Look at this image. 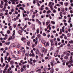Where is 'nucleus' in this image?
Returning <instances> with one entry per match:
<instances>
[{
    "label": "nucleus",
    "mask_w": 73,
    "mask_h": 73,
    "mask_svg": "<svg viewBox=\"0 0 73 73\" xmlns=\"http://www.w3.org/2000/svg\"><path fill=\"white\" fill-rule=\"evenodd\" d=\"M56 10H54L53 11V13H56Z\"/></svg>",
    "instance_id": "e433bc0d"
},
{
    "label": "nucleus",
    "mask_w": 73,
    "mask_h": 73,
    "mask_svg": "<svg viewBox=\"0 0 73 73\" xmlns=\"http://www.w3.org/2000/svg\"><path fill=\"white\" fill-rule=\"evenodd\" d=\"M7 59V56H6L5 57V60L6 61Z\"/></svg>",
    "instance_id": "37998d69"
},
{
    "label": "nucleus",
    "mask_w": 73,
    "mask_h": 73,
    "mask_svg": "<svg viewBox=\"0 0 73 73\" xmlns=\"http://www.w3.org/2000/svg\"><path fill=\"white\" fill-rule=\"evenodd\" d=\"M16 19L17 20H19V17L18 16H17L16 17Z\"/></svg>",
    "instance_id": "4d7b16f0"
},
{
    "label": "nucleus",
    "mask_w": 73,
    "mask_h": 73,
    "mask_svg": "<svg viewBox=\"0 0 73 73\" xmlns=\"http://www.w3.org/2000/svg\"><path fill=\"white\" fill-rule=\"evenodd\" d=\"M59 3L60 4H61V5H63V2H59Z\"/></svg>",
    "instance_id": "2f4dec72"
},
{
    "label": "nucleus",
    "mask_w": 73,
    "mask_h": 73,
    "mask_svg": "<svg viewBox=\"0 0 73 73\" xmlns=\"http://www.w3.org/2000/svg\"><path fill=\"white\" fill-rule=\"evenodd\" d=\"M55 5L56 6V7H60V6H61V5L59 4H56Z\"/></svg>",
    "instance_id": "cd10ccee"
},
{
    "label": "nucleus",
    "mask_w": 73,
    "mask_h": 73,
    "mask_svg": "<svg viewBox=\"0 0 73 73\" xmlns=\"http://www.w3.org/2000/svg\"><path fill=\"white\" fill-rule=\"evenodd\" d=\"M9 66V65H8V64H6V66H5V67L7 68H8Z\"/></svg>",
    "instance_id": "c9c22d12"
},
{
    "label": "nucleus",
    "mask_w": 73,
    "mask_h": 73,
    "mask_svg": "<svg viewBox=\"0 0 73 73\" xmlns=\"http://www.w3.org/2000/svg\"><path fill=\"white\" fill-rule=\"evenodd\" d=\"M31 43V42L30 41H29L27 42V45H29V44H30V43Z\"/></svg>",
    "instance_id": "bf43d9fd"
},
{
    "label": "nucleus",
    "mask_w": 73,
    "mask_h": 73,
    "mask_svg": "<svg viewBox=\"0 0 73 73\" xmlns=\"http://www.w3.org/2000/svg\"><path fill=\"white\" fill-rule=\"evenodd\" d=\"M4 1L5 2V3H8V1H7V0H4Z\"/></svg>",
    "instance_id": "6e6d98bb"
},
{
    "label": "nucleus",
    "mask_w": 73,
    "mask_h": 73,
    "mask_svg": "<svg viewBox=\"0 0 73 73\" xmlns=\"http://www.w3.org/2000/svg\"><path fill=\"white\" fill-rule=\"evenodd\" d=\"M11 56L12 58H15V55H12Z\"/></svg>",
    "instance_id": "473e14b6"
},
{
    "label": "nucleus",
    "mask_w": 73,
    "mask_h": 73,
    "mask_svg": "<svg viewBox=\"0 0 73 73\" xmlns=\"http://www.w3.org/2000/svg\"><path fill=\"white\" fill-rule=\"evenodd\" d=\"M51 23L52 24H55V22H54V21H51Z\"/></svg>",
    "instance_id": "58836bf2"
},
{
    "label": "nucleus",
    "mask_w": 73,
    "mask_h": 73,
    "mask_svg": "<svg viewBox=\"0 0 73 73\" xmlns=\"http://www.w3.org/2000/svg\"><path fill=\"white\" fill-rule=\"evenodd\" d=\"M42 69L40 68H36V70L37 72H38L39 71H40V70H41Z\"/></svg>",
    "instance_id": "f03ea898"
},
{
    "label": "nucleus",
    "mask_w": 73,
    "mask_h": 73,
    "mask_svg": "<svg viewBox=\"0 0 73 73\" xmlns=\"http://www.w3.org/2000/svg\"><path fill=\"white\" fill-rule=\"evenodd\" d=\"M21 41H23V42L24 43H25L26 42V41H27V39L25 38H22L21 39Z\"/></svg>",
    "instance_id": "7ed1b4c3"
},
{
    "label": "nucleus",
    "mask_w": 73,
    "mask_h": 73,
    "mask_svg": "<svg viewBox=\"0 0 73 73\" xmlns=\"http://www.w3.org/2000/svg\"><path fill=\"white\" fill-rule=\"evenodd\" d=\"M15 60H19V57H16L15 58Z\"/></svg>",
    "instance_id": "603ef678"
},
{
    "label": "nucleus",
    "mask_w": 73,
    "mask_h": 73,
    "mask_svg": "<svg viewBox=\"0 0 73 73\" xmlns=\"http://www.w3.org/2000/svg\"><path fill=\"white\" fill-rule=\"evenodd\" d=\"M55 70L56 71H58V68H56L55 69Z\"/></svg>",
    "instance_id": "774afa93"
},
{
    "label": "nucleus",
    "mask_w": 73,
    "mask_h": 73,
    "mask_svg": "<svg viewBox=\"0 0 73 73\" xmlns=\"http://www.w3.org/2000/svg\"><path fill=\"white\" fill-rule=\"evenodd\" d=\"M42 35L43 36H46V34L45 33H43L42 34Z\"/></svg>",
    "instance_id": "e2e57ef3"
},
{
    "label": "nucleus",
    "mask_w": 73,
    "mask_h": 73,
    "mask_svg": "<svg viewBox=\"0 0 73 73\" xmlns=\"http://www.w3.org/2000/svg\"><path fill=\"white\" fill-rule=\"evenodd\" d=\"M12 59L10 56L7 58V60H11Z\"/></svg>",
    "instance_id": "bb28decb"
},
{
    "label": "nucleus",
    "mask_w": 73,
    "mask_h": 73,
    "mask_svg": "<svg viewBox=\"0 0 73 73\" xmlns=\"http://www.w3.org/2000/svg\"><path fill=\"white\" fill-rule=\"evenodd\" d=\"M64 38V39H65V40L67 39V37L66 36H65Z\"/></svg>",
    "instance_id": "864d4df0"
},
{
    "label": "nucleus",
    "mask_w": 73,
    "mask_h": 73,
    "mask_svg": "<svg viewBox=\"0 0 73 73\" xmlns=\"http://www.w3.org/2000/svg\"><path fill=\"white\" fill-rule=\"evenodd\" d=\"M58 51L57 50L56 52L54 54V56H55V57H57L58 56Z\"/></svg>",
    "instance_id": "f257e3e1"
},
{
    "label": "nucleus",
    "mask_w": 73,
    "mask_h": 73,
    "mask_svg": "<svg viewBox=\"0 0 73 73\" xmlns=\"http://www.w3.org/2000/svg\"><path fill=\"white\" fill-rule=\"evenodd\" d=\"M5 66V64L4 63H3V65L1 67L2 68H4Z\"/></svg>",
    "instance_id": "5701e85b"
},
{
    "label": "nucleus",
    "mask_w": 73,
    "mask_h": 73,
    "mask_svg": "<svg viewBox=\"0 0 73 73\" xmlns=\"http://www.w3.org/2000/svg\"><path fill=\"white\" fill-rule=\"evenodd\" d=\"M44 44L45 46L46 47L47 46V43H46V42L45 43H44Z\"/></svg>",
    "instance_id": "7c9ffc66"
},
{
    "label": "nucleus",
    "mask_w": 73,
    "mask_h": 73,
    "mask_svg": "<svg viewBox=\"0 0 73 73\" xmlns=\"http://www.w3.org/2000/svg\"><path fill=\"white\" fill-rule=\"evenodd\" d=\"M69 42L70 43V44H73V40H70L69 41Z\"/></svg>",
    "instance_id": "dca6fc26"
},
{
    "label": "nucleus",
    "mask_w": 73,
    "mask_h": 73,
    "mask_svg": "<svg viewBox=\"0 0 73 73\" xmlns=\"http://www.w3.org/2000/svg\"><path fill=\"white\" fill-rule=\"evenodd\" d=\"M64 5L66 6H67V5H68V3L66 2L64 3Z\"/></svg>",
    "instance_id": "c85d7f7f"
},
{
    "label": "nucleus",
    "mask_w": 73,
    "mask_h": 73,
    "mask_svg": "<svg viewBox=\"0 0 73 73\" xmlns=\"http://www.w3.org/2000/svg\"><path fill=\"white\" fill-rule=\"evenodd\" d=\"M50 16V15H46V17H49V16Z\"/></svg>",
    "instance_id": "c03bdc74"
},
{
    "label": "nucleus",
    "mask_w": 73,
    "mask_h": 73,
    "mask_svg": "<svg viewBox=\"0 0 73 73\" xmlns=\"http://www.w3.org/2000/svg\"><path fill=\"white\" fill-rule=\"evenodd\" d=\"M39 21H39V20H38V19H36V23H38Z\"/></svg>",
    "instance_id": "13d9d810"
},
{
    "label": "nucleus",
    "mask_w": 73,
    "mask_h": 73,
    "mask_svg": "<svg viewBox=\"0 0 73 73\" xmlns=\"http://www.w3.org/2000/svg\"><path fill=\"white\" fill-rule=\"evenodd\" d=\"M23 68H24V69H25L26 68V64L23 65Z\"/></svg>",
    "instance_id": "f704fd0d"
},
{
    "label": "nucleus",
    "mask_w": 73,
    "mask_h": 73,
    "mask_svg": "<svg viewBox=\"0 0 73 73\" xmlns=\"http://www.w3.org/2000/svg\"><path fill=\"white\" fill-rule=\"evenodd\" d=\"M65 59H68V56H66L64 57Z\"/></svg>",
    "instance_id": "a19ab883"
},
{
    "label": "nucleus",
    "mask_w": 73,
    "mask_h": 73,
    "mask_svg": "<svg viewBox=\"0 0 73 73\" xmlns=\"http://www.w3.org/2000/svg\"><path fill=\"white\" fill-rule=\"evenodd\" d=\"M41 42H42V43H43V44H44V43H45L46 42V41H45V40H41Z\"/></svg>",
    "instance_id": "f8f14e48"
},
{
    "label": "nucleus",
    "mask_w": 73,
    "mask_h": 73,
    "mask_svg": "<svg viewBox=\"0 0 73 73\" xmlns=\"http://www.w3.org/2000/svg\"><path fill=\"white\" fill-rule=\"evenodd\" d=\"M50 24L48 25V26L47 27V29H48V28H49V27H50Z\"/></svg>",
    "instance_id": "de8ad7c7"
},
{
    "label": "nucleus",
    "mask_w": 73,
    "mask_h": 73,
    "mask_svg": "<svg viewBox=\"0 0 73 73\" xmlns=\"http://www.w3.org/2000/svg\"><path fill=\"white\" fill-rule=\"evenodd\" d=\"M62 62H64V63H63L62 65H65V62H66V61H65L63 60H62Z\"/></svg>",
    "instance_id": "4468645a"
},
{
    "label": "nucleus",
    "mask_w": 73,
    "mask_h": 73,
    "mask_svg": "<svg viewBox=\"0 0 73 73\" xmlns=\"http://www.w3.org/2000/svg\"><path fill=\"white\" fill-rule=\"evenodd\" d=\"M35 15H33L32 16V18H34L35 17Z\"/></svg>",
    "instance_id": "0e129e2a"
},
{
    "label": "nucleus",
    "mask_w": 73,
    "mask_h": 73,
    "mask_svg": "<svg viewBox=\"0 0 73 73\" xmlns=\"http://www.w3.org/2000/svg\"><path fill=\"white\" fill-rule=\"evenodd\" d=\"M33 4H36V1L34 0L33 1Z\"/></svg>",
    "instance_id": "338daca9"
},
{
    "label": "nucleus",
    "mask_w": 73,
    "mask_h": 73,
    "mask_svg": "<svg viewBox=\"0 0 73 73\" xmlns=\"http://www.w3.org/2000/svg\"><path fill=\"white\" fill-rule=\"evenodd\" d=\"M32 56H33V57H35V53H32Z\"/></svg>",
    "instance_id": "49530a36"
},
{
    "label": "nucleus",
    "mask_w": 73,
    "mask_h": 73,
    "mask_svg": "<svg viewBox=\"0 0 73 73\" xmlns=\"http://www.w3.org/2000/svg\"><path fill=\"white\" fill-rule=\"evenodd\" d=\"M70 51H68L66 54L67 56H70Z\"/></svg>",
    "instance_id": "20e7f679"
},
{
    "label": "nucleus",
    "mask_w": 73,
    "mask_h": 73,
    "mask_svg": "<svg viewBox=\"0 0 73 73\" xmlns=\"http://www.w3.org/2000/svg\"><path fill=\"white\" fill-rule=\"evenodd\" d=\"M4 70L6 71H7V67H5V68H4Z\"/></svg>",
    "instance_id": "3c124183"
},
{
    "label": "nucleus",
    "mask_w": 73,
    "mask_h": 73,
    "mask_svg": "<svg viewBox=\"0 0 73 73\" xmlns=\"http://www.w3.org/2000/svg\"><path fill=\"white\" fill-rule=\"evenodd\" d=\"M36 32L37 34L39 33V29H37L36 30Z\"/></svg>",
    "instance_id": "9b49d317"
},
{
    "label": "nucleus",
    "mask_w": 73,
    "mask_h": 73,
    "mask_svg": "<svg viewBox=\"0 0 73 73\" xmlns=\"http://www.w3.org/2000/svg\"><path fill=\"white\" fill-rule=\"evenodd\" d=\"M9 29L10 30H12V27L11 26H10L9 27Z\"/></svg>",
    "instance_id": "ea45409f"
},
{
    "label": "nucleus",
    "mask_w": 73,
    "mask_h": 73,
    "mask_svg": "<svg viewBox=\"0 0 73 73\" xmlns=\"http://www.w3.org/2000/svg\"><path fill=\"white\" fill-rule=\"evenodd\" d=\"M19 9H21V10H22V11H24V8L21 7H20L19 8Z\"/></svg>",
    "instance_id": "f3484780"
},
{
    "label": "nucleus",
    "mask_w": 73,
    "mask_h": 73,
    "mask_svg": "<svg viewBox=\"0 0 73 73\" xmlns=\"http://www.w3.org/2000/svg\"><path fill=\"white\" fill-rule=\"evenodd\" d=\"M25 20H29V18H25Z\"/></svg>",
    "instance_id": "69168bd1"
},
{
    "label": "nucleus",
    "mask_w": 73,
    "mask_h": 73,
    "mask_svg": "<svg viewBox=\"0 0 73 73\" xmlns=\"http://www.w3.org/2000/svg\"><path fill=\"white\" fill-rule=\"evenodd\" d=\"M45 51L46 52V53L47 52V50H45V48H43V49L42 50V52H44V51Z\"/></svg>",
    "instance_id": "0eeeda50"
},
{
    "label": "nucleus",
    "mask_w": 73,
    "mask_h": 73,
    "mask_svg": "<svg viewBox=\"0 0 73 73\" xmlns=\"http://www.w3.org/2000/svg\"><path fill=\"white\" fill-rule=\"evenodd\" d=\"M39 52H39L38 49H36V51L35 52V53L36 54H38Z\"/></svg>",
    "instance_id": "39448f33"
},
{
    "label": "nucleus",
    "mask_w": 73,
    "mask_h": 73,
    "mask_svg": "<svg viewBox=\"0 0 73 73\" xmlns=\"http://www.w3.org/2000/svg\"><path fill=\"white\" fill-rule=\"evenodd\" d=\"M38 55L39 56H41V53L40 52H39V53H38Z\"/></svg>",
    "instance_id": "052dcab7"
},
{
    "label": "nucleus",
    "mask_w": 73,
    "mask_h": 73,
    "mask_svg": "<svg viewBox=\"0 0 73 73\" xmlns=\"http://www.w3.org/2000/svg\"><path fill=\"white\" fill-rule=\"evenodd\" d=\"M24 70V69H23V68H21V72H23Z\"/></svg>",
    "instance_id": "393cba45"
},
{
    "label": "nucleus",
    "mask_w": 73,
    "mask_h": 73,
    "mask_svg": "<svg viewBox=\"0 0 73 73\" xmlns=\"http://www.w3.org/2000/svg\"><path fill=\"white\" fill-rule=\"evenodd\" d=\"M50 7V10H51V11H53V9H54L53 8V6L51 5Z\"/></svg>",
    "instance_id": "1a4fd4ad"
},
{
    "label": "nucleus",
    "mask_w": 73,
    "mask_h": 73,
    "mask_svg": "<svg viewBox=\"0 0 73 73\" xmlns=\"http://www.w3.org/2000/svg\"><path fill=\"white\" fill-rule=\"evenodd\" d=\"M54 69H52L50 70V73H53V72H54Z\"/></svg>",
    "instance_id": "a211bd4d"
},
{
    "label": "nucleus",
    "mask_w": 73,
    "mask_h": 73,
    "mask_svg": "<svg viewBox=\"0 0 73 73\" xmlns=\"http://www.w3.org/2000/svg\"><path fill=\"white\" fill-rule=\"evenodd\" d=\"M0 8H3V6L2 5H0Z\"/></svg>",
    "instance_id": "a18cd8bd"
},
{
    "label": "nucleus",
    "mask_w": 73,
    "mask_h": 73,
    "mask_svg": "<svg viewBox=\"0 0 73 73\" xmlns=\"http://www.w3.org/2000/svg\"><path fill=\"white\" fill-rule=\"evenodd\" d=\"M18 33L19 34H20V35H22V32L21 31H18Z\"/></svg>",
    "instance_id": "ddd939ff"
},
{
    "label": "nucleus",
    "mask_w": 73,
    "mask_h": 73,
    "mask_svg": "<svg viewBox=\"0 0 73 73\" xmlns=\"http://www.w3.org/2000/svg\"><path fill=\"white\" fill-rule=\"evenodd\" d=\"M27 27H28V26L27 25H26L25 27H24V29H25V28H27Z\"/></svg>",
    "instance_id": "4c0bfd02"
},
{
    "label": "nucleus",
    "mask_w": 73,
    "mask_h": 73,
    "mask_svg": "<svg viewBox=\"0 0 73 73\" xmlns=\"http://www.w3.org/2000/svg\"><path fill=\"white\" fill-rule=\"evenodd\" d=\"M3 15V13H1L0 14V16H2Z\"/></svg>",
    "instance_id": "680f3d73"
},
{
    "label": "nucleus",
    "mask_w": 73,
    "mask_h": 73,
    "mask_svg": "<svg viewBox=\"0 0 73 73\" xmlns=\"http://www.w3.org/2000/svg\"><path fill=\"white\" fill-rule=\"evenodd\" d=\"M51 12V11H50V10H49L47 11V14H49V13H50Z\"/></svg>",
    "instance_id": "412c9836"
},
{
    "label": "nucleus",
    "mask_w": 73,
    "mask_h": 73,
    "mask_svg": "<svg viewBox=\"0 0 73 73\" xmlns=\"http://www.w3.org/2000/svg\"><path fill=\"white\" fill-rule=\"evenodd\" d=\"M12 39V36H10L8 39L9 41H10Z\"/></svg>",
    "instance_id": "b1692460"
},
{
    "label": "nucleus",
    "mask_w": 73,
    "mask_h": 73,
    "mask_svg": "<svg viewBox=\"0 0 73 73\" xmlns=\"http://www.w3.org/2000/svg\"><path fill=\"white\" fill-rule=\"evenodd\" d=\"M16 46L17 48H21V45L20 44H19L18 45H17Z\"/></svg>",
    "instance_id": "6e6552de"
},
{
    "label": "nucleus",
    "mask_w": 73,
    "mask_h": 73,
    "mask_svg": "<svg viewBox=\"0 0 73 73\" xmlns=\"http://www.w3.org/2000/svg\"><path fill=\"white\" fill-rule=\"evenodd\" d=\"M62 29H60V32L59 33V35H61V34H62Z\"/></svg>",
    "instance_id": "6ab92c4d"
},
{
    "label": "nucleus",
    "mask_w": 73,
    "mask_h": 73,
    "mask_svg": "<svg viewBox=\"0 0 73 73\" xmlns=\"http://www.w3.org/2000/svg\"><path fill=\"white\" fill-rule=\"evenodd\" d=\"M21 6H22V5L21 4L19 3L18 4V5H17V7H21Z\"/></svg>",
    "instance_id": "9d476101"
},
{
    "label": "nucleus",
    "mask_w": 73,
    "mask_h": 73,
    "mask_svg": "<svg viewBox=\"0 0 73 73\" xmlns=\"http://www.w3.org/2000/svg\"><path fill=\"white\" fill-rule=\"evenodd\" d=\"M70 35H71L70 33H68L67 35V36L68 37H70Z\"/></svg>",
    "instance_id": "a878e982"
},
{
    "label": "nucleus",
    "mask_w": 73,
    "mask_h": 73,
    "mask_svg": "<svg viewBox=\"0 0 73 73\" xmlns=\"http://www.w3.org/2000/svg\"><path fill=\"white\" fill-rule=\"evenodd\" d=\"M15 46H16V45H15V44L14 43H13L11 45V46L12 47H15Z\"/></svg>",
    "instance_id": "2eb2a0df"
},
{
    "label": "nucleus",
    "mask_w": 73,
    "mask_h": 73,
    "mask_svg": "<svg viewBox=\"0 0 73 73\" xmlns=\"http://www.w3.org/2000/svg\"><path fill=\"white\" fill-rule=\"evenodd\" d=\"M37 36L38 37V38H40V37H41V35H40V34H38L37 35Z\"/></svg>",
    "instance_id": "4be33fe9"
},
{
    "label": "nucleus",
    "mask_w": 73,
    "mask_h": 73,
    "mask_svg": "<svg viewBox=\"0 0 73 73\" xmlns=\"http://www.w3.org/2000/svg\"><path fill=\"white\" fill-rule=\"evenodd\" d=\"M1 63H3V57H1Z\"/></svg>",
    "instance_id": "aec40b11"
},
{
    "label": "nucleus",
    "mask_w": 73,
    "mask_h": 73,
    "mask_svg": "<svg viewBox=\"0 0 73 73\" xmlns=\"http://www.w3.org/2000/svg\"><path fill=\"white\" fill-rule=\"evenodd\" d=\"M0 50H2V51H3V50H4V48H1L0 49Z\"/></svg>",
    "instance_id": "09e8293b"
},
{
    "label": "nucleus",
    "mask_w": 73,
    "mask_h": 73,
    "mask_svg": "<svg viewBox=\"0 0 73 73\" xmlns=\"http://www.w3.org/2000/svg\"><path fill=\"white\" fill-rule=\"evenodd\" d=\"M10 33H11V32L9 30H8L7 31V33L8 34H9Z\"/></svg>",
    "instance_id": "72a5a7b5"
},
{
    "label": "nucleus",
    "mask_w": 73,
    "mask_h": 73,
    "mask_svg": "<svg viewBox=\"0 0 73 73\" xmlns=\"http://www.w3.org/2000/svg\"><path fill=\"white\" fill-rule=\"evenodd\" d=\"M10 63L11 65H13V64H14V62L13 60H11Z\"/></svg>",
    "instance_id": "423d86ee"
},
{
    "label": "nucleus",
    "mask_w": 73,
    "mask_h": 73,
    "mask_svg": "<svg viewBox=\"0 0 73 73\" xmlns=\"http://www.w3.org/2000/svg\"><path fill=\"white\" fill-rule=\"evenodd\" d=\"M7 54H6V56H8V55H9V52H7L6 53Z\"/></svg>",
    "instance_id": "5fc2aeb1"
},
{
    "label": "nucleus",
    "mask_w": 73,
    "mask_h": 73,
    "mask_svg": "<svg viewBox=\"0 0 73 73\" xmlns=\"http://www.w3.org/2000/svg\"><path fill=\"white\" fill-rule=\"evenodd\" d=\"M46 25L47 26H48V24H49V22H46Z\"/></svg>",
    "instance_id": "79ce46f5"
},
{
    "label": "nucleus",
    "mask_w": 73,
    "mask_h": 73,
    "mask_svg": "<svg viewBox=\"0 0 73 73\" xmlns=\"http://www.w3.org/2000/svg\"><path fill=\"white\" fill-rule=\"evenodd\" d=\"M23 17H25V14H24V13H23Z\"/></svg>",
    "instance_id": "8fccbe9b"
},
{
    "label": "nucleus",
    "mask_w": 73,
    "mask_h": 73,
    "mask_svg": "<svg viewBox=\"0 0 73 73\" xmlns=\"http://www.w3.org/2000/svg\"><path fill=\"white\" fill-rule=\"evenodd\" d=\"M52 4V2H49V4H48V6L49 7H50V5H51V4Z\"/></svg>",
    "instance_id": "c756f323"
}]
</instances>
